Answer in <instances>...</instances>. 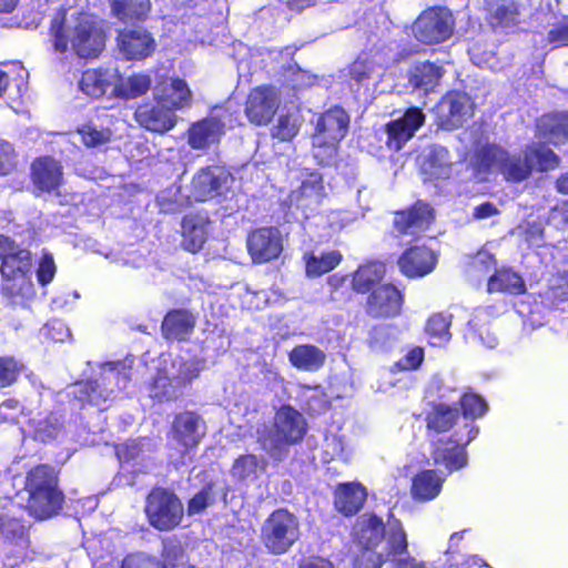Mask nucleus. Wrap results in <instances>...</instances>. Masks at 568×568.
I'll use <instances>...</instances> for the list:
<instances>
[{
	"instance_id": "obj_1",
	"label": "nucleus",
	"mask_w": 568,
	"mask_h": 568,
	"mask_svg": "<svg viewBox=\"0 0 568 568\" xmlns=\"http://www.w3.org/2000/svg\"><path fill=\"white\" fill-rule=\"evenodd\" d=\"M470 163L477 178L493 170L499 171L507 181L526 180L532 170L540 172L554 170L559 165V158L552 150L540 142H532L524 150V156L509 155L503 148L489 144L476 149Z\"/></svg>"
},
{
	"instance_id": "obj_2",
	"label": "nucleus",
	"mask_w": 568,
	"mask_h": 568,
	"mask_svg": "<svg viewBox=\"0 0 568 568\" xmlns=\"http://www.w3.org/2000/svg\"><path fill=\"white\" fill-rule=\"evenodd\" d=\"M50 37L55 52L71 48L80 58H97L104 49L105 34L92 14L75 9L60 10L51 21Z\"/></svg>"
},
{
	"instance_id": "obj_3",
	"label": "nucleus",
	"mask_w": 568,
	"mask_h": 568,
	"mask_svg": "<svg viewBox=\"0 0 568 568\" xmlns=\"http://www.w3.org/2000/svg\"><path fill=\"white\" fill-rule=\"evenodd\" d=\"M464 412L463 429H456L448 443L439 445L433 453L436 465H442L449 473L466 466L467 455L464 447L478 435V428L468 423V418L483 416L487 410L486 402L476 394H465L460 399Z\"/></svg>"
},
{
	"instance_id": "obj_4",
	"label": "nucleus",
	"mask_w": 568,
	"mask_h": 568,
	"mask_svg": "<svg viewBox=\"0 0 568 568\" xmlns=\"http://www.w3.org/2000/svg\"><path fill=\"white\" fill-rule=\"evenodd\" d=\"M0 272L2 293L13 304H19L33 296L31 281V254L19 248L9 237L0 235Z\"/></svg>"
},
{
	"instance_id": "obj_5",
	"label": "nucleus",
	"mask_w": 568,
	"mask_h": 568,
	"mask_svg": "<svg viewBox=\"0 0 568 568\" xmlns=\"http://www.w3.org/2000/svg\"><path fill=\"white\" fill-rule=\"evenodd\" d=\"M203 368L204 362L197 357H176L158 369L149 386V396L158 403L179 399Z\"/></svg>"
},
{
	"instance_id": "obj_6",
	"label": "nucleus",
	"mask_w": 568,
	"mask_h": 568,
	"mask_svg": "<svg viewBox=\"0 0 568 568\" xmlns=\"http://www.w3.org/2000/svg\"><path fill=\"white\" fill-rule=\"evenodd\" d=\"M305 434L303 415L291 406H283L275 414L273 429L257 430V442L272 459L280 462L287 456L288 446L302 440Z\"/></svg>"
},
{
	"instance_id": "obj_7",
	"label": "nucleus",
	"mask_w": 568,
	"mask_h": 568,
	"mask_svg": "<svg viewBox=\"0 0 568 568\" xmlns=\"http://www.w3.org/2000/svg\"><path fill=\"white\" fill-rule=\"evenodd\" d=\"M26 489L29 493V511L36 518H49L61 508L63 495L58 487L54 468L48 465L32 468L26 479Z\"/></svg>"
},
{
	"instance_id": "obj_8",
	"label": "nucleus",
	"mask_w": 568,
	"mask_h": 568,
	"mask_svg": "<svg viewBox=\"0 0 568 568\" xmlns=\"http://www.w3.org/2000/svg\"><path fill=\"white\" fill-rule=\"evenodd\" d=\"M129 379L130 375L124 363L100 364L99 373L94 378L77 384L73 394L82 403L87 402L101 407L108 400H111L115 393L124 389Z\"/></svg>"
},
{
	"instance_id": "obj_9",
	"label": "nucleus",
	"mask_w": 568,
	"mask_h": 568,
	"mask_svg": "<svg viewBox=\"0 0 568 568\" xmlns=\"http://www.w3.org/2000/svg\"><path fill=\"white\" fill-rule=\"evenodd\" d=\"M348 126L349 116L342 108L329 109L317 118L312 144L313 155L321 164H329L334 160Z\"/></svg>"
},
{
	"instance_id": "obj_10",
	"label": "nucleus",
	"mask_w": 568,
	"mask_h": 568,
	"mask_svg": "<svg viewBox=\"0 0 568 568\" xmlns=\"http://www.w3.org/2000/svg\"><path fill=\"white\" fill-rule=\"evenodd\" d=\"M393 523L400 521L389 517L385 526L383 520L373 514H364L357 518L353 528L354 538L358 545L365 549L364 556H367L369 560L373 556L376 558L372 566H367L366 568H376L389 560L383 558L379 552L386 546Z\"/></svg>"
},
{
	"instance_id": "obj_11",
	"label": "nucleus",
	"mask_w": 568,
	"mask_h": 568,
	"mask_svg": "<svg viewBox=\"0 0 568 568\" xmlns=\"http://www.w3.org/2000/svg\"><path fill=\"white\" fill-rule=\"evenodd\" d=\"M297 518L284 509L273 511L262 527V539L273 554L286 552L298 539Z\"/></svg>"
},
{
	"instance_id": "obj_12",
	"label": "nucleus",
	"mask_w": 568,
	"mask_h": 568,
	"mask_svg": "<svg viewBox=\"0 0 568 568\" xmlns=\"http://www.w3.org/2000/svg\"><path fill=\"white\" fill-rule=\"evenodd\" d=\"M145 511L153 527L159 530H170L181 521L183 506L174 494L164 489H154L148 497Z\"/></svg>"
},
{
	"instance_id": "obj_13",
	"label": "nucleus",
	"mask_w": 568,
	"mask_h": 568,
	"mask_svg": "<svg viewBox=\"0 0 568 568\" xmlns=\"http://www.w3.org/2000/svg\"><path fill=\"white\" fill-rule=\"evenodd\" d=\"M453 16L444 8L425 10L413 24L415 38L425 44H435L446 41L453 34Z\"/></svg>"
},
{
	"instance_id": "obj_14",
	"label": "nucleus",
	"mask_w": 568,
	"mask_h": 568,
	"mask_svg": "<svg viewBox=\"0 0 568 568\" xmlns=\"http://www.w3.org/2000/svg\"><path fill=\"white\" fill-rule=\"evenodd\" d=\"M300 184L292 190L288 201L291 206L301 210L305 217L315 212L325 195L322 175L316 171H303Z\"/></svg>"
},
{
	"instance_id": "obj_15",
	"label": "nucleus",
	"mask_w": 568,
	"mask_h": 568,
	"mask_svg": "<svg viewBox=\"0 0 568 568\" xmlns=\"http://www.w3.org/2000/svg\"><path fill=\"white\" fill-rule=\"evenodd\" d=\"M246 245L252 261L261 264L280 256L283 251V239L277 229L261 227L247 236Z\"/></svg>"
},
{
	"instance_id": "obj_16",
	"label": "nucleus",
	"mask_w": 568,
	"mask_h": 568,
	"mask_svg": "<svg viewBox=\"0 0 568 568\" xmlns=\"http://www.w3.org/2000/svg\"><path fill=\"white\" fill-rule=\"evenodd\" d=\"M383 558L389 559L395 568H427L423 561L408 554L407 535L402 523H393L386 546L379 552Z\"/></svg>"
},
{
	"instance_id": "obj_17",
	"label": "nucleus",
	"mask_w": 568,
	"mask_h": 568,
	"mask_svg": "<svg viewBox=\"0 0 568 568\" xmlns=\"http://www.w3.org/2000/svg\"><path fill=\"white\" fill-rule=\"evenodd\" d=\"M425 114L419 108H408L402 118L389 122L386 125L387 145L398 151L409 141L415 132L425 123Z\"/></svg>"
},
{
	"instance_id": "obj_18",
	"label": "nucleus",
	"mask_w": 568,
	"mask_h": 568,
	"mask_svg": "<svg viewBox=\"0 0 568 568\" xmlns=\"http://www.w3.org/2000/svg\"><path fill=\"white\" fill-rule=\"evenodd\" d=\"M232 181L230 173L222 166L200 170L192 181V196L195 201H205L220 195Z\"/></svg>"
},
{
	"instance_id": "obj_19",
	"label": "nucleus",
	"mask_w": 568,
	"mask_h": 568,
	"mask_svg": "<svg viewBox=\"0 0 568 568\" xmlns=\"http://www.w3.org/2000/svg\"><path fill=\"white\" fill-rule=\"evenodd\" d=\"M387 60L381 52L362 53L346 70L345 77L352 90H358L371 80L382 75Z\"/></svg>"
},
{
	"instance_id": "obj_20",
	"label": "nucleus",
	"mask_w": 568,
	"mask_h": 568,
	"mask_svg": "<svg viewBox=\"0 0 568 568\" xmlns=\"http://www.w3.org/2000/svg\"><path fill=\"white\" fill-rule=\"evenodd\" d=\"M437 112L442 126L453 130L471 115L473 103L468 94L453 91L438 103Z\"/></svg>"
},
{
	"instance_id": "obj_21",
	"label": "nucleus",
	"mask_w": 568,
	"mask_h": 568,
	"mask_svg": "<svg viewBox=\"0 0 568 568\" xmlns=\"http://www.w3.org/2000/svg\"><path fill=\"white\" fill-rule=\"evenodd\" d=\"M226 111L214 109L212 114L193 124L189 131V143L193 149H206L219 142L226 125Z\"/></svg>"
},
{
	"instance_id": "obj_22",
	"label": "nucleus",
	"mask_w": 568,
	"mask_h": 568,
	"mask_svg": "<svg viewBox=\"0 0 568 568\" xmlns=\"http://www.w3.org/2000/svg\"><path fill=\"white\" fill-rule=\"evenodd\" d=\"M278 108V95L274 88L258 87L251 91L246 102V115L252 123L267 124Z\"/></svg>"
},
{
	"instance_id": "obj_23",
	"label": "nucleus",
	"mask_w": 568,
	"mask_h": 568,
	"mask_svg": "<svg viewBox=\"0 0 568 568\" xmlns=\"http://www.w3.org/2000/svg\"><path fill=\"white\" fill-rule=\"evenodd\" d=\"M153 97L156 103L174 113L192 103V91L186 81L180 78H170L158 83L153 89Z\"/></svg>"
},
{
	"instance_id": "obj_24",
	"label": "nucleus",
	"mask_w": 568,
	"mask_h": 568,
	"mask_svg": "<svg viewBox=\"0 0 568 568\" xmlns=\"http://www.w3.org/2000/svg\"><path fill=\"white\" fill-rule=\"evenodd\" d=\"M205 435V425L202 418L192 413L183 412L174 417L172 423V438L184 450L195 447Z\"/></svg>"
},
{
	"instance_id": "obj_25",
	"label": "nucleus",
	"mask_w": 568,
	"mask_h": 568,
	"mask_svg": "<svg viewBox=\"0 0 568 568\" xmlns=\"http://www.w3.org/2000/svg\"><path fill=\"white\" fill-rule=\"evenodd\" d=\"M402 293L392 284L374 288L367 298V313L374 317H392L399 314Z\"/></svg>"
},
{
	"instance_id": "obj_26",
	"label": "nucleus",
	"mask_w": 568,
	"mask_h": 568,
	"mask_svg": "<svg viewBox=\"0 0 568 568\" xmlns=\"http://www.w3.org/2000/svg\"><path fill=\"white\" fill-rule=\"evenodd\" d=\"M437 256L426 246H414L406 250L398 260L402 273L408 277H422L435 268Z\"/></svg>"
},
{
	"instance_id": "obj_27",
	"label": "nucleus",
	"mask_w": 568,
	"mask_h": 568,
	"mask_svg": "<svg viewBox=\"0 0 568 568\" xmlns=\"http://www.w3.org/2000/svg\"><path fill=\"white\" fill-rule=\"evenodd\" d=\"M118 45L128 60H142L155 50V41L144 29L124 30L118 37Z\"/></svg>"
},
{
	"instance_id": "obj_28",
	"label": "nucleus",
	"mask_w": 568,
	"mask_h": 568,
	"mask_svg": "<svg viewBox=\"0 0 568 568\" xmlns=\"http://www.w3.org/2000/svg\"><path fill=\"white\" fill-rule=\"evenodd\" d=\"M31 179L39 191L48 193L57 191L63 183L62 165L53 158H39L32 163Z\"/></svg>"
},
{
	"instance_id": "obj_29",
	"label": "nucleus",
	"mask_w": 568,
	"mask_h": 568,
	"mask_svg": "<svg viewBox=\"0 0 568 568\" xmlns=\"http://www.w3.org/2000/svg\"><path fill=\"white\" fill-rule=\"evenodd\" d=\"M138 123L149 131L156 133H165L173 129L176 124V114L164 105L143 104L140 105L135 113Z\"/></svg>"
},
{
	"instance_id": "obj_30",
	"label": "nucleus",
	"mask_w": 568,
	"mask_h": 568,
	"mask_svg": "<svg viewBox=\"0 0 568 568\" xmlns=\"http://www.w3.org/2000/svg\"><path fill=\"white\" fill-rule=\"evenodd\" d=\"M423 174L429 179H446L450 174L452 159L446 148L429 145L418 156Z\"/></svg>"
},
{
	"instance_id": "obj_31",
	"label": "nucleus",
	"mask_w": 568,
	"mask_h": 568,
	"mask_svg": "<svg viewBox=\"0 0 568 568\" xmlns=\"http://www.w3.org/2000/svg\"><path fill=\"white\" fill-rule=\"evenodd\" d=\"M116 80H119V71L116 69H90L82 73L79 88L91 98H100L109 91L113 95L114 82Z\"/></svg>"
},
{
	"instance_id": "obj_32",
	"label": "nucleus",
	"mask_w": 568,
	"mask_h": 568,
	"mask_svg": "<svg viewBox=\"0 0 568 568\" xmlns=\"http://www.w3.org/2000/svg\"><path fill=\"white\" fill-rule=\"evenodd\" d=\"M432 221V209L428 204L419 202L408 211L396 213L394 225L400 234L416 235L425 231Z\"/></svg>"
},
{
	"instance_id": "obj_33",
	"label": "nucleus",
	"mask_w": 568,
	"mask_h": 568,
	"mask_svg": "<svg viewBox=\"0 0 568 568\" xmlns=\"http://www.w3.org/2000/svg\"><path fill=\"white\" fill-rule=\"evenodd\" d=\"M366 496V489L359 483L339 484L334 494L335 508L345 516L354 515L362 508Z\"/></svg>"
},
{
	"instance_id": "obj_34",
	"label": "nucleus",
	"mask_w": 568,
	"mask_h": 568,
	"mask_svg": "<svg viewBox=\"0 0 568 568\" xmlns=\"http://www.w3.org/2000/svg\"><path fill=\"white\" fill-rule=\"evenodd\" d=\"M537 135L552 144H558L568 139V113H548L538 119Z\"/></svg>"
},
{
	"instance_id": "obj_35",
	"label": "nucleus",
	"mask_w": 568,
	"mask_h": 568,
	"mask_svg": "<svg viewBox=\"0 0 568 568\" xmlns=\"http://www.w3.org/2000/svg\"><path fill=\"white\" fill-rule=\"evenodd\" d=\"M194 325L195 318L187 311H172L164 317L162 332L166 339L183 341L192 333Z\"/></svg>"
},
{
	"instance_id": "obj_36",
	"label": "nucleus",
	"mask_w": 568,
	"mask_h": 568,
	"mask_svg": "<svg viewBox=\"0 0 568 568\" xmlns=\"http://www.w3.org/2000/svg\"><path fill=\"white\" fill-rule=\"evenodd\" d=\"M325 353L314 345H297L288 354V361L295 368L304 372H316L325 363Z\"/></svg>"
},
{
	"instance_id": "obj_37",
	"label": "nucleus",
	"mask_w": 568,
	"mask_h": 568,
	"mask_svg": "<svg viewBox=\"0 0 568 568\" xmlns=\"http://www.w3.org/2000/svg\"><path fill=\"white\" fill-rule=\"evenodd\" d=\"M445 477L439 476L435 470H424L413 479L412 496L419 501L435 499L442 491Z\"/></svg>"
},
{
	"instance_id": "obj_38",
	"label": "nucleus",
	"mask_w": 568,
	"mask_h": 568,
	"mask_svg": "<svg viewBox=\"0 0 568 568\" xmlns=\"http://www.w3.org/2000/svg\"><path fill=\"white\" fill-rule=\"evenodd\" d=\"M183 246L190 252L202 248L207 237V221L200 215L185 216L182 222Z\"/></svg>"
},
{
	"instance_id": "obj_39",
	"label": "nucleus",
	"mask_w": 568,
	"mask_h": 568,
	"mask_svg": "<svg viewBox=\"0 0 568 568\" xmlns=\"http://www.w3.org/2000/svg\"><path fill=\"white\" fill-rule=\"evenodd\" d=\"M443 75L440 67L430 62H419L409 70L408 80L413 88L425 93L434 91Z\"/></svg>"
},
{
	"instance_id": "obj_40",
	"label": "nucleus",
	"mask_w": 568,
	"mask_h": 568,
	"mask_svg": "<svg viewBox=\"0 0 568 568\" xmlns=\"http://www.w3.org/2000/svg\"><path fill=\"white\" fill-rule=\"evenodd\" d=\"M266 466L267 462L265 458L246 454L234 460L231 475L237 481L253 483L258 478L260 474L265 471Z\"/></svg>"
},
{
	"instance_id": "obj_41",
	"label": "nucleus",
	"mask_w": 568,
	"mask_h": 568,
	"mask_svg": "<svg viewBox=\"0 0 568 568\" xmlns=\"http://www.w3.org/2000/svg\"><path fill=\"white\" fill-rule=\"evenodd\" d=\"M493 26L511 28L519 22V6L515 0H486Z\"/></svg>"
},
{
	"instance_id": "obj_42",
	"label": "nucleus",
	"mask_w": 568,
	"mask_h": 568,
	"mask_svg": "<svg viewBox=\"0 0 568 568\" xmlns=\"http://www.w3.org/2000/svg\"><path fill=\"white\" fill-rule=\"evenodd\" d=\"M342 261L338 251L311 252L304 255L306 275L317 277L334 270Z\"/></svg>"
},
{
	"instance_id": "obj_43",
	"label": "nucleus",
	"mask_w": 568,
	"mask_h": 568,
	"mask_svg": "<svg viewBox=\"0 0 568 568\" xmlns=\"http://www.w3.org/2000/svg\"><path fill=\"white\" fill-rule=\"evenodd\" d=\"M488 292H506L510 294H521L526 286L523 277L510 268L495 270L487 283Z\"/></svg>"
},
{
	"instance_id": "obj_44",
	"label": "nucleus",
	"mask_w": 568,
	"mask_h": 568,
	"mask_svg": "<svg viewBox=\"0 0 568 568\" xmlns=\"http://www.w3.org/2000/svg\"><path fill=\"white\" fill-rule=\"evenodd\" d=\"M151 87V79L146 74L136 73L126 78L119 74L114 82L113 95L125 100L143 95Z\"/></svg>"
},
{
	"instance_id": "obj_45",
	"label": "nucleus",
	"mask_w": 568,
	"mask_h": 568,
	"mask_svg": "<svg viewBox=\"0 0 568 568\" xmlns=\"http://www.w3.org/2000/svg\"><path fill=\"white\" fill-rule=\"evenodd\" d=\"M30 432L33 437L41 442L55 439L62 432L60 416L55 413L38 414L37 417L29 420Z\"/></svg>"
},
{
	"instance_id": "obj_46",
	"label": "nucleus",
	"mask_w": 568,
	"mask_h": 568,
	"mask_svg": "<svg viewBox=\"0 0 568 568\" xmlns=\"http://www.w3.org/2000/svg\"><path fill=\"white\" fill-rule=\"evenodd\" d=\"M114 17L121 21L141 20L150 10V0H110Z\"/></svg>"
},
{
	"instance_id": "obj_47",
	"label": "nucleus",
	"mask_w": 568,
	"mask_h": 568,
	"mask_svg": "<svg viewBox=\"0 0 568 568\" xmlns=\"http://www.w3.org/2000/svg\"><path fill=\"white\" fill-rule=\"evenodd\" d=\"M385 274V266L374 262L361 266L353 276V287L359 293H365L378 283Z\"/></svg>"
},
{
	"instance_id": "obj_48",
	"label": "nucleus",
	"mask_w": 568,
	"mask_h": 568,
	"mask_svg": "<svg viewBox=\"0 0 568 568\" xmlns=\"http://www.w3.org/2000/svg\"><path fill=\"white\" fill-rule=\"evenodd\" d=\"M459 419L457 408L439 404L434 406L432 412L427 415V426L429 429L443 433L449 430Z\"/></svg>"
},
{
	"instance_id": "obj_49",
	"label": "nucleus",
	"mask_w": 568,
	"mask_h": 568,
	"mask_svg": "<svg viewBox=\"0 0 568 568\" xmlns=\"http://www.w3.org/2000/svg\"><path fill=\"white\" fill-rule=\"evenodd\" d=\"M302 122L298 110L281 114L272 129V135L281 141H290L298 133Z\"/></svg>"
},
{
	"instance_id": "obj_50",
	"label": "nucleus",
	"mask_w": 568,
	"mask_h": 568,
	"mask_svg": "<svg viewBox=\"0 0 568 568\" xmlns=\"http://www.w3.org/2000/svg\"><path fill=\"white\" fill-rule=\"evenodd\" d=\"M450 320L444 314H435L429 317L426 325V333L433 345H440L449 339Z\"/></svg>"
},
{
	"instance_id": "obj_51",
	"label": "nucleus",
	"mask_w": 568,
	"mask_h": 568,
	"mask_svg": "<svg viewBox=\"0 0 568 568\" xmlns=\"http://www.w3.org/2000/svg\"><path fill=\"white\" fill-rule=\"evenodd\" d=\"M496 270V260L488 251H479L474 257L468 268V275L474 281H480L490 272Z\"/></svg>"
},
{
	"instance_id": "obj_52",
	"label": "nucleus",
	"mask_w": 568,
	"mask_h": 568,
	"mask_svg": "<svg viewBox=\"0 0 568 568\" xmlns=\"http://www.w3.org/2000/svg\"><path fill=\"white\" fill-rule=\"evenodd\" d=\"M85 146L99 148L108 143L111 139V131L108 129H98L92 124L83 125L77 133Z\"/></svg>"
},
{
	"instance_id": "obj_53",
	"label": "nucleus",
	"mask_w": 568,
	"mask_h": 568,
	"mask_svg": "<svg viewBox=\"0 0 568 568\" xmlns=\"http://www.w3.org/2000/svg\"><path fill=\"white\" fill-rule=\"evenodd\" d=\"M20 366L17 361L11 357L0 358V388L10 386L16 382Z\"/></svg>"
},
{
	"instance_id": "obj_54",
	"label": "nucleus",
	"mask_w": 568,
	"mask_h": 568,
	"mask_svg": "<svg viewBox=\"0 0 568 568\" xmlns=\"http://www.w3.org/2000/svg\"><path fill=\"white\" fill-rule=\"evenodd\" d=\"M121 568H166L165 565L159 559L144 555L133 554L129 555L122 562Z\"/></svg>"
},
{
	"instance_id": "obj_55",
	"label": "nucleus",
	"mask_w": 568,
	"mask_h": 568,
	"mask_svg": "<svg viewBox=\"0 0 568 568\" xmlns=\"http://www.w3.org/2000/svg\"><path fill=\"white\" fill-rule=\"evenodd\" d=\"M57 272V266L53 261V257L49 253H44L42 258L40 260L39 267L37 270V278L38 282L45 286L51 283Z\"/></svg>"
},
{
	"instance_id": "obj_56",
	"label": "nucleus",
	"mask_w": 568,
	"mask_h": 568,
	"mask_svg": "<svg viewBox=\"0 0 568 568\" xmlns=\"http://www.w3.org/2000/svg\"><path fill=\"white\" fill-rule=\"evenodd\" d=\"M424 361V351L420 347H414L407 354L395 363L394 368L397 371H412L419 367Z\"/></svg>"
},
{
	"instance_id": "obj_57",
	"label": "nucleus",
	"mask_w": 568,
	"mask_h": 568,
	"mask_svg": "<svg viewBox=\"0 0 568 568\" xmlns=\"http://www.w3.org/2000/svg\"><path fill=\"white\" fill-rule=\"evenodd\" d=\"M305 397L308 410L314 414H321L328 407L327 397L320 388H310L307 394H305Z\"/></svg>"
},
{
	"instance_id": "obj_58",
	"label": "nucleus",
	"mask_w": 568,
	"mask_h": 568,
	"mask_svg": "<svg viewBox=\"0 0 568 568\" xmlns=\"http://www.w3.org/2000/svg\"><path fill=\"white\" fill-rule=\"evenodd\" d=\"M542 227L540 223H525L516 229V233L524 236L526 242L531 245H538L542 240Z\"/></svg>"
},
{
	"instance_id": "obj_59",
	"label": "nucleus",
	"mask_w": 568,
	"mask_h": 568,
	"mask_svg": "<svg viewBox=\"0 0 568 568\" xmlns=\"http://www.w3.org/2000/svg\"><path fill=\"white\" fill-rule=\"evenodd\" d=\"M16 165V154L12 145L0 140V174H8Z\"/></svg>"
},
{
	"instance_id": "obj_60",
	"label": "nucleus",
	"mask_w": 568,
	"mask_h": 568,
	"mask_svg": "<svg viewBox=\"0 0 568 568\" xmlns=\"http://www.w3.org/2000/svg\"><path fill=\"white\" fill-rule=\"evenodd\" d=\"M21 406L16 399H7L0 404V422H19Z\"/></svg>"
},
{
	"instance_id": "obj_61",
	"label": "nucleus",
	"mask_w": 568,
	"mask_h": 568,
	"mask_svg": "<svg viewBox=\"0 0 568 568\" xmlns=\"http://www.w3.org/2000/svg\"><path fill=\"white\" fill-rule=\"evenodd\" d=\"M212 501L211 487H204L190 501L187 511L190 515L201 513Z\"/></svg>"
},
{
	"instance_id": "obj_62",
	"label": "nucleus",
	"mask_w": 568,
	"mask_h": 568,
	"mask_svg": "<svg viewBox=\"0 0 568 568\" xmlns=\"http://www.w3.org/2000/svg\"><path fill=\"white\" fill-rule=\"evenodd\" d=\"M548 41L555 47L568 45V21L551 29Z\"/></svg>"
},
{
	"instance_id": "obj_63",
	"label": "nucleus",
	"mask_w": 568,
	"mask_h": 568,
	"mask_svg": "<svg viewBox=\"0 0 568 568\" xmlns=\"http://www.w3.org/2000/svg\"><path fill=\"white\" fill-rule=\"evenodd\" d=\"M140 454V443L138 440H131L124 445H121L116 448V455L119 459L129 462L134 459Z\"/></svg>"
},
{
	"instance_id": "obj_64",
	"label": "nucleus",
	"mask_w": 568,
	"mask_h": 568,
	"mask_svg": "<svg viewBox=\"0 0 568 568\" xmlns=\"http://www.w3.org/2000/svg\"><path fill=\"white\" fill-rule=\"evenodd\" d=\"M499 212L500 211L497 205L490 202H485L474 207L473 217L475 220H485L498 215Z\"/></svg>"
}]
</instances>
